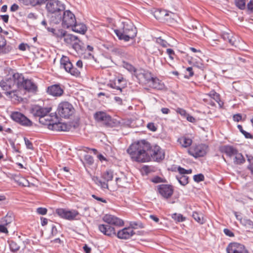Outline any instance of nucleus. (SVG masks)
Wrapping results in <instances>:
<instances>
[{"mask_svg": "<svg viewBox=\"0 0 253 253\" xmlns=\"http://www.w3.org/2000/svg\"><path fill=\"white\" fill-rule=\"evenodd\" d=\"M177 141L181 145V147L184 148L190 146L192 143L191 139L185 136L179 138Z\"/></svg>", "mask_w": 253, "mask_h": 253, "instance_id": "nucleus-28", "label": "nucleus"}, {"mask_svg": "<svg viewBox=\"0 0 253 253\" xmlns=\"http://www.w3.org/2000/svg\"><path fill=\"white\" fill-rule=\"evenodd\" d=\"M15 220V216L12 211H8L6 215L3 218L2 221H12Z\"/></svg>", "mask_w": 253, "mask_h": 253, "instance_id": "nucleus-38", "label": "nucleus"}, {"mask_svg": "<svg viewBox=\"0 0 253 253\" xmlns=\"http://www.w3.org/2000/svg\"><path fill=\"white\" fill-rule=\"evenodd\" d=\"M21 2L25 5L36 6L35 0H21Z\"/></svg>", "mask_w": 253, "mask_h": 253, "instance_id": "nucleus-43", "label": "nucleus"}, {"mask_svg": "<svg viewBox=\"0 0 253 253\" xmlns=\"http://www.w3.org/2000/svg\"><path fill=\"white\" fill-rule=\"evenodd\" d=\"M110 223L106 222V224H101L99 226V230L107 236H111L114 234V228L111 225Z\"/></svg>", "mask_w": 253, "mask_h": 253, "instance_id": "nucleus-22", "label": "nucleus"}, {"mask_svg": "<svg viewBox=\"0 0 253 253\" xmlns=\"http://www.w3.org/2000/svg\"><path fill=\"white\" fill-rule=\"evenodd\" d=\"M122 81H123V79H118L115 82L111 84L110 85L112 88H116L117 90L122 91V89L124 87V86L122 84L118 85V84H121Z\"/></svg>", "mask_w": 253, "mask_h": 253, "instance_id": "nucleus-35", "label": "nucleus"}, {"mask_svg": "<svg viewBox=\"0 0 253 253\" xmlns=\"http://www.w3.org/2000/svg\"><path fill=\"white\" fill-rule=\"evenodd\" d=\"M71 27L73 31L82 34H84L87 30L85 25L83 23H77L76 22Z\"/></svg>", "mask_w": 253, "mask_h": 253, "instance_id": "nucleus-26", "label": "nucleus"}, {"mask_svg": "<svg viewBox=\"0 0 253 253\" xmlns=\"http://www.w3.org/2000/svg\"><path fill=\"white\" fill-rule=\"evenodd\" d=\"M61 66L64 68L65 71L71 75L75 77H78L80 74L79 70L73 67L69 58L67 56H63L60 60Z\"/></svg>", "mask_w": 253, "mask_h": 253, "instance_id": "nucleus-10", "label": "nucleus"}, {"mask_svg": "<svg viewBox=\"0 0 253 253\" xmlns=\"http://www.w3.org/2000/svg\"><path fill=\"white\" fill-rule=\"evenodd\" d=\"M156 42L160 44L163 47H167V46L169 45L168 43L161 38H157Z\"/></svg>", "mask_w": 253, "mask_h": 253, "instance_id": "nucleus-48", "label": "nucleus"}, {"mask_svg": "<svg viewBox=\"0 0 253 253\" xmlns=\"http://www.w3.org/2000/svg\"><path fill=\"white\" fill-rule=\"evenodd\" d=\"M222 38L225 42H228L231 45H234L235 44L234 38L232 34L223 33L222 34Z\"/></svg>", "mask_w": 253, "mask_h": 253, "instance_id": "nucleus-32", "label": "nucleus"}, {"mask_svg": "<svg viewBox=\"0 0 253 253\" xmlns=\"http://www.w3.org/2000/svg\"><path fill=\"white\" fill-rule=\"evenodd\" d=\"M103 221H123L111 214H106L103 218Z\"/></svg>", "mask_w": 253, "mask_h": 253, "instance_id": "nucleus-36", "label": "nucleus"}, {"mask_svg": "<svg viewBox=\"0 0 253 253\" xmlns=\"http://www.w3.org/2000/svg\"><path fill=\"white\" fill-rule=\"evenodd\" d=\"M123 26L121 29L115 30L114 32L120 40L128 42L134 39L137 34V30L133 24L129 21L122 23Z\"/></svg>", "mask_w": 253, "mask_h": 253, "instance_id": "nucleus-3", "label": "nucleus"}, {"mask_svg": "<svg viewBox=\"0 0 253 253\" xmlns=\"http://www.w3.org/2000/svg\"><path fill=\"white\" fill-rule=\"evenodd\" d=\"M27 17L30 19H36L38 18V15L34 13L31 12L28 14Z\"/></svg>", "mask_w": 253, "mask_h": 253, "instance_id": "nucleus-56", "label": "nucleus"}, {"mask_svg": "<svg viewBox=\"0 0 253 253\" xmlns=\"http://www.w3.org/2000/svg\"><path fill=\"white\" fill-rule=\"evenodd\" d=\"M185 117H186L187 121L191 123H194L196 121V119L189 114H187Z\"/></svg>", "mask_w": 253, "mask_h": 253, "instance_id": "nucleus-58", "label": "nucleus"}, {"mask_svg": "<svg viewBox=\"0 0 253 253\" xmlns=\"http://www.w3.org/2000/svg\"><path fill=\"white\" fill-rule=\"evenodd\" d=\"M84 160L86 161V162L89 165H91L94 162L93 157L89 155H85L84 156Z\"/></svg>", "mask_w": 253, "mask_h": 253, "instance_id": "nucleus-47", "label": "nucleus"}, {"mask_svg": "<svg viewBox=\"0 0 253 253\" xmlns=\"http://www.w3.org/2000/svg\"><path fill=\"white\" fill-rule=\"evenodd\" d=\"M83 249L85 253H90L91 249L86 245L84 246Z\"/></svg>", "mask_w": 253, "mask_h": 253, "instance_id": "nucleus-63", "label": "nucleus"}, {"mask_svg": "<svg viewBox=\"0 0 253 253\" xmlns=\"http://www.w3.org/2000/svg\"><path fill=\"white\" fill-rule=\"evenodd\" d=\"M36 211L39 214L45 215L47 213V210L45 208L40 207L37 209Z\"/></svg>", "mask_w": 253, "mask_h": 253, "instance_id": "nucleus-46", "label": "nucleus"}, {"mask_svg": "<svg viewBox=\"0 0 253 253\" xmlns=\"http://www.w3.org/2000/svg\"><path fill=\"white\" fill-rule=\"evenodd\" d=\"M149 155L150 161L152 159L155 161L159 162L165 158V153L163 150L158 145L152 147L150 144Z\"/></svg>", "mask_w": 253, "mask_h": 253, "instance_id": "nucleus-11", "label": "nucleus"}, {"mask_svg": "<svg viewBox=\"0 0 253 253\" xmlns=\"http://www.w3.org/2000/svg\"><path fill=\"white\" fill-rule=\"evenodd\" d=\"M74 111L73 105L67 101L61 102L58 107L59 114L65 118H69L74 114Z\"/></svg>", "mask_w": 253, "mask_h": 253, "instance_id": "nucleus-8", "label": "nucleus"}, {"mask_svg": "<svg viewBox=\"0 0 253 253\" xmlns=\"http://www.w3.org/2000/svg\"><path fill=\"white\" fill-rule=\"evenodd\" d=\"M248 8L250 11L253 12V0H251L247 4Z\"/></svg>", "mask_w": 253, "mask_h": 253, "instance_id": "nucleus-60", "label": "nucleus"}, {"mask_svg": "<svg viewBox=\"0 0 253 253\" xmlns=\"http://www.w3.org/2000/svg\"><path fill=\"white\" fill-rule=\"evenodd\" d=\"M227 253H248L244 246L237 243L229 244L226 248Z\"/></svg>", "mask_w": 253, "mask_h": 253, "instance_id": "nucleus-19", "label": "nucleus"}, {"mask_svg": "<svg viewBox=\"0 0 253 253\" xmlns=\"http://www.w3.org/2000/svg\"><path fill=\"white\" fill-rule=\"evenodd\" d=\"M223 232L226 235H227L229 237H233L234 236L233 233L228 229H227V228L224 229L223 230Z\"/></svg>", "mask_w": 253, "mask_h": 253, "instance_id": "nucleus-53", "label": "nucleus"}, {"mask_svg": "<svg viewBox=\"0 0 253 253\" xmlns=\"http://www.w3.org/2000/svg\"><path fill=\"white\" fill-rule=\"evenodd\" d=\"M192 216L196 221H200L201 220H204L203 215L197 212H194Z\"/></svg>", "mask_w": 253, "mask_h": 253, "instance_id": "nucleus-42", "label": "nucleus"}, {"mask_svg": "<svg viewBox=\"0 0 253 253\" xmlns=\"http://www.w3.org/2000/svg\"><path fill=\"white\" fill-rule=\"evenodd\" d=\"M92 197L94 199H95L97 200V201H101V202H103V203H106V201L105 200L103 199V198H102L98 197H97V196H96V195H92Z\"/></svg>", "mask_w": 253, "mask_h": 253, "instance_id": "nucleus-61", "label": "nucleus"}, {"mask_svg": "<svg viewBox=\"0 0 253 253\" xmlns=\"http://www.w3.org/2000/svg\"><path fill=\"white\" fill-rule=\"evenodd\" d=\"M50 110V108H44L39 105H35L32 107L31 112L34 116L40 117V122L42 123V118L46 117Z\"/></svg>", "mask_w": 253, "mask_h": 253, "instance_id": "nucleus-15", "label": "nucleus"}, {"mask_svg": "<svg viewBox=\"0 0 253 253\" xmlns=\"http://www.w3.org/2000/svg\"><path fill=\"white\" fill-rule=\"evenodd\" d=\"M134 76L139 81V83L142 84L149 83L152 77L150 72L143 69L138 70Z\"/></svg>", "mask_w": 253, "mask_h": 253, "instance_id": "nucleus-17", "label": "nucleus"}, {"mask_svg": "<svg viewBox=\"0 0 253 253\" xmlns=\"http://www.w3.org/2000/svg\"><path fill=\"white\" fill-rule=\"evenodd\" d=\"M149 149L150 143L145 140H141L132 143L127 152L133 161L146 163L150 161Z\"/></svg>", "mask_w": 253, "mask_h": 253, "instance_id": "nucleus-1", "label": "nucleus"}, {"mask_svg": "<svg viewBox=\"0 0 253 253\" xmlns=\"http://www.w3.org/2000/svg\"><path fill=\"white\" fill-rule=\"evenodd\" d=\"M222 152L225 154L230 158H232L238 152V150L231 145H224L221 148Z\"/></svg>", "mask_w": 253, "mask_h": 253, "instance_id": "nucleus-23", "label": "nucleus"}, {"mask_svg": "<svg viewBox=\"0 0 253 253\" xmlns=\"http://www.w3.org/2000/svg\"><path fill=\"white\" fill-rule=\"evenodd\" d=\"M95 121L106 126L111 124V117L106 113L103 111H98L94 114Z\"/></svg>", "mask_w": 253, "mask_h": 253, "instance_id": "nucleus-18", "label": "nucleus"}, {"mask_svg": "<svg viewBox=\"0 0 253 253\" xmlns=\"http://www.w3.org/2000/svg\"><path fill=\"white\" fill-rule=\"evenodd\" d=\"M237 127L238 129L240 130V131L244 135L246 138H250L252 137L251 134L250 133L246 132L243 129V127L241 125H238Z\"/></svg>", "mask_w": 253, "mask_h": 253, "instance_id": "nucleus-44", "label": "nucleus"}, {"mask_svg": "<svg viewBox=\"0 0 253 253\" xmlns=\"http://www.w3.org/2000/svg\"><path fill=\"white\" fill-rule=\"evenodd\" d=\"M19 6L16 4H13L11 5L10 7V10L11 11H15L18 9Z\"/></svg>", "mask_w": 253, "mask_h": 253, "instance_id": "nucleus-62", "label": "nucleus"}, {"mask_svg": "<svg viewBox=\"0 0 253 253\" xmlns=\"http://www.w3.org/2000/svg\"><path fill=\"white\" fill-rule=\"evenodd\" d=\"M101 177L105 180L102 181L98 177L93 178L94 182L102 189H108V182L111 181L113 178V172L111 169L106 170L102 173Z\"/></svg>", "mask_w": 253, "mask_h": 253, "instance_id": "nucleus-7", "label": "nucleus"}, {"mask_svg": "<svg viewBox=\"0 0 253 253\" xmlns=\"http://www.w3.org/2000/svg\"><path fill=\"white\" fill-rule=\"evenodd\" d=\"M194 180L196 182H200L204 180V176L203 174H198L194 175L193 176Z\"/></svg>", "mask_w": 253, "mask_h": 253, "instance_id": "nucleus-45", "label": "nucleus"}, {"mask_svg": "<svg viewBox=\"0 0 253 253\" xmlns=\"http://www.w3.org/2000/svg\"><path fill=\"white\" fill-rule=\"evenodd\" d=\"M22 81L23 75L17 73L12 75L7 76L2 79L0 82V86L5 91V94L7 96L19 100L16 92Z\"/></svg>", "mask_w": 253, "mask_h": 253, "instance_id": "nucleus-2", "label": "nucleus"}, {"mask_svg": "<svg viewBox=\"0 0 253 253\" xmlns=\"http://www.w3.org/2000/svg\"><path fill=\"white\" fill-rule=\"evenodd\" d=\"M130 226L125 227L118 232L117 236L121 239H127L135 234L133 229L143 228L142 222H130Z\"/></svg>", "mask_w": 253, "mask_h": 253, "instance_id": "nucleus-5", "label": "nucleus"}, {"mask_svg": "<svg viewBox=\"0 0 253 253\" xmlns=\"http://www.w3.org/2000/svg\"><path fill=\"white\" fill-rule=\"evenodd\" d=\"M24 141L26 147L29 149L33 150V146L32 143L26 138H24Z\"/></svg>", "mask_w": 253, "mask_h": 253, "instance_id": "nucleus-50", "label": "nucleus"}, {"mask_svg": "<svg viewBox=\"0 0 253 253\" xmlns=\"http://www.w3.org/2000/svg\"><path fill=\"white\" fill-rule=\"evenodd\" d=\"M167 53L169 55V57L170 59H173V57H172V55L174 54V51L171 48H168L167 49Z\"/></svg>", "mask_w": 253, "mask_h": 253, "instance_id": "nucleus-55", "label": "nucleus"}, {"mask_svg": "<svg viewBox=\"0 0 253 253\" xmlns=\"http://www.w3.org/2000/svg\"><path fill=\"white\" fill-rule=\"evenodd\" d=\"M171 216L175 221H183L186 220L185 217L180 213H174L172 214Z\"/></svg>", "mask_w": 253, "mask_h": 253, "instance_id": "nucleus-37", "label": "nucleus"}, {"mask_svg": "<svg viewBox=\"0 0 253 253\" xmlns=\"http://www.w3.org/2000/svg\"><path fill=\"white\" fill-rule=\"evenodd\" d=\"M236 5L241 9H244L246 6L245 0H234Z\"/></svg>", "mask_w": 253, "mask_h": 253, "instance_id": "nucleus-41", "label": "nucleus"}, {"mask_svg": "<svg viewBox=\"0 0 253 253\" xmlns=\"http://www.w3.org/2000/svg\"><path fill=\"white\" fill-rule=\"evenodd\" d=\"M47 30L48 32H51L53 36L58 39H62L64 38L67 32L62 29H56L54 28H47Z\"/></svg>", "mask_w": 253, "mask_h": 253, "instance_id": "nucleus-25", "label": "nucleus"}, {"mask_svg": "<svg viewBox=\"0 0 253 253\" xmlns=\"http://www.w3.org/2000/svg\"><path fill=\"white\" fill-rule=\"evenodd\" d=\"M233 120L235 122H239L242 119V116L240 114H235L233 117Z\"/></svg>", "mask_w": 253, "mask_h": 253, "instance_id": "nucleus-54", "label": "nucleus"}, {"mask_svg": "<svg viewBox=\"0 0 253 253\" xmlns=\"http://www.w3.org/2000/svg\"><path fill=\"white\" fill-rule=\"evenodd\" d=\"M178 171L179 172V174L185 175L186 174V169L180 167L178 168Z\"/></svg>", "mask_w": 253, "mask_h": 253, "instance_id": "nucleus-59", "label": "nucleus"}, {"mask_svg": "<svg viewBox=\"0 0 253 253\" xmlns=\"http://www.w3.org/2000/svg\"><path fill=\"white\" fill-rule=\"evenodd\" d=\"M208 150V146L205 144H200L189 149L188 153L195 158L204 156Z\"/></svg>", "mask_w": 253, "mask_h": 253, "instance_id": "nucleus-14", "label": "nucleus"}, {"mask_svg": "<svg viewBox=\"0 0 253 253\" xmlns=\"http://www.w3.org/2000/svg\"><path fill=\"white\" fill-rule=\"evenodd\" d=\"M28 47L27 44L22 43L19 45V49L22 51H25L26 50L27 47Z\"/></svg>", "mask_w": 253, "mask_h": 253, "instance_id": "nucleus-57", "label": "nucleus"}, {"mask_svg": "<svg viewBox=\"0 0 253 253\" xmlns=\"http://www.w3.org/2000/svg\"><path fill=\"white\" fill-rule=\"evenodd\" d=\"M52 127L53 129H56L58 131H68L69 129V126L65 123H55L53 124Z\"/></svg>", "mask_w": 253, "mask_h": 253, "instance_id": "nucleus-29", "label": "nucleus"}, {"mask_svg": "<svg viewBox=\"0 0 253 253\" xmlns=\"http://www.w3.org/2000/svg\"><path fill=\"white\" fill-rule=\"evenodd\" d=\"M176 178L179 183L183 186H185L188 183L189 177L187 175L178 174L176 176Z\"/></svg>", "mask_w": 253, "mask_h": 253, "instance_id": "nucleus-33", "label": "nucleus"}, {"mask_svg": "<svg viewBox=\"0 0 253 253\" xmlns=\"http://www.w3.org/2000/svg\"><path fill=\"white\" fill-rule=\"evenodd\" d=\"M7 222L6 223L5 225H0V232L3 233H7L8 230L6 227V225L7 224Z\"/></svg>", "mask_w": 253, "mask_h": 253, "instance_id": "nucleus-52", "label": "nucleus"}, {"mask_svg": "<svg viewBox=\"0 0 253 253\" xmlns=\"http://www.w3.org/2000/svg\"><path fill=\"white\" fill-rule=\"evenodd\" d=\"M64 41L66 44L71 45L73 48L77 52L81 50V42L78 37L66 33L64 38Z\"/></svg>", "mask_w": 253, "mask_h": 253, "instance_id": "nucleus-12", "label": "nucleus"}, {"mask_svg": "<svg viewBox=\"0 0 253 253\" xmlns=\"http://www.w3.org/2000/svg\"><path fill=\"white\" fill-rule=\"evenodd\" d=\"M122 66L123 68L127 70L128 72L134 75H135L136 71L138 70L133 65L127 62L124 61L123 62Z\"/></svg>", "mask_w": 253, "mask_h": 253, "instance_id": "nucleus-31", "label": "nucleus"}, {"mask_svg": "<svg viewBox=\"0 0 253 253\" xmlns=\"http://www.w3.org/2000/svg\"><path fill=\"white\" fill-rule=\"evenodd\" d=\"M176 111L177 113L180 114L181 116H186L187 115V113L185 110L182 108H178Z\"/></svg>", "mask_w": 253, "mask_h": 253, "instance_id": "nucleus-51", "label": "nucleus"}, {"mask_svg": "<svg viewBox=\"0 0 253 253\" xmlns=\"http://www.w3.org/2000/svg\"><path fill=\"white\" fill-rule=\"evenodd\" d=\"M147 216L150 219L154 220V221H159V218L157 217H156L155 215H154L149 214Z\"/></svg>", "mask_w": 253, "mask_h": 253, "instance_id": "nucleus-64", "label": "nucleus"}, {"mask_svg": "<svg viewBox=\"0 0 253 253\" xmlns=\"http://www.w3.org/2000/svg\"><path fill=\"white\" fill-rule=\"evenodd\" d=\"M11 118L14 121L24 126H31L33 125L31 120L23 114L18 112L12 113Z\"/></svg>", "mask_w": 253, "mask_h": 253, "instance_id": "nucleus-13", "label": "nucleus"}, {"mask_svg": "<svg viewBox=\"0 0 253 253\" xmlns=\"http://www.w3.org/2000/svg\"><path fill=\"white\" fill-rule=\"evenodd\" d=\"M23 88L29 92L35 93L38 91V86L32 80L25 79L23 76V81L19 85V88Z\"/></svg>", "mask_w": 253, "mask_h": 253, "instance_id": "nucleus-16", "label": "nucleus"}, {"mask_svg": "<svg viewBox=\"0 0 253 253\" xmlns=\"http://www.w3.org/2000/svg\"><path fill=\"white\" fill-rule=\"evenodd\" d=\"M51 21L55 24H58L61 21L63 27L68 28L76 24V18L74 14L70 10H67L64 12L61 16V13L58 14L57 16H52Z\"/></svg>", "mask_w": 253, "mask_h": 253, "instance_id": "nucleus-4", "label": "nucleus"}, {"mask_svg": "<svg viewBox=\"0 0 253 253\" xmlns=\"http://www.w3.org/2000/svg\"><path fill=\"white\" fill-rule=\"evenodd\" d=\"M9 248L11 251L13 252L18 251L20 249V246L14 241H11L9 242Z\"/></svg>", "mask_w": 253, "mask_h": 253, "instance_id": "nucleus-39", "label": "nucleus"}, {"mask_svg": "<svg viewBox=\"0 0 253 253\" xmlns=\"http://www.w3.org/2000/svg\"><path fill=\"white\" fill-rule=\"evenodd\" d=\"M232 160L233 163L236 165H241L246 161L243 154L239 151L232 158Z\"/></svg>", "mask_w": 253, "mask_h": 253, "instance_id": "nucleus-27", "label": "nucleus"}, {"mask_svg": "<svg viewBox=\"0 0 253 253\" xmlns=\"http://www.w3.org/2000/svg\"><path fill=\"white\" fill-rule=\"evenodd\" d=\"M55 213L61 218L68 220H78L79 212L76 210L59 208L55 211Z\"/></svg>", "mask_w": 253, "mask_h": 253, "instance_id": "nucleus-6", "label": "nucleus"}, {"mask_svg": "<svg viewBox=\"0 0 253 253\" xmlns=\"http://www.w3.org/2000/svg\"><path fill=\"white\" fill-rule=\"evenodd\" d=\"M147 127L148 129L152 131H156L157 130V127L153 123H149L147 125Z\"/></svg>", "mask_w": 253, "mask_h": 253, "instance_id": "nucleus-49", "label": "nucleus"}, {"mask_svg": "<svg viewBox=\"0 0 253 253\" xmlns=\"http://www.w3.org/2000/svg\"><path fill=\"white\" fill-rule=\"evenodd\" d=\"M6 45V40L2 36L0 35V49H2V52L6 53L7 51H6V48H3L4 46Z\"/></svg>", "mask_w": 253, "mask_h": 253, "instance_id": "nucleus-40", "label": "nucleus"}, {"mask_svg": "<svg viewBox=\"0 0 253 253\" xmlns=\"http://www.w3.org/2000/svg\"><path fill=\"white\" fill-rule=\"evenodd\" d=\"M209 96L213 98L217 103H218L220 107H222L223 103L220 99L219 94L216 93L215 91L212 90L209 93Z\"/></svg>", "mask_w": 253, "mask_h": 253, "instance_id": "nucleus-30", "label": "nucleus"}, {"mask_svg": "<svg viewBox=\"0 0 253 253\" xmlns=\"http://www.w3.org/2000/svg\"><path fill=\"white\" fill-rule=\"evenodd\" d=\"M47 92L53 96L60 97L63 94L64 87L60 84H55L47 87Z\"/></svg>", "mask_w": 253, "mask_h": 253, "instance_id": "nucleus-21", "label": "nucleus"}, {"mask_svg": "<svg viewBox=\"0 0 253 253\" xmlns=\"http://www.w3.org/2000/svg\"><path fill=\"white\" fill-rule=\"evenodd\" d=\"M46 8L48 12L52 14H60L64 10L65 5L58 0H49L46 5ZM55 16H57L55 15Z\"/></svg>", "mask_w": 253, "mask_h": 253, "instance_id": "nucleus-9", "label": "nucleus"}, {"mask_svg": "<svg viewBox=\"0 0 253 253\" xmlns=\"http://www.w3.org/2000/svg\"><path fill=\"white\" fill-rule=\"evenodd\" d=\"M149 83H150L149 86L154 89L161 90L164 87V84L157 78L152 77Z\"/></svg>", "mask_w": 253, "mask_h": 253, "instance_id": "nucleus-24", "label": "nucleus"}, {"mask_svg": "<svg viewBox=\"0 0 253 253\" xmlns=\"http://www.w3.org/2000/svg\"><path fill=\"white\" fill-rule=\"evenodd\" d=\"M160 194L165 198L168 199L171 197L173 192V189L170 185L161 184L158 186Z\"/></svg>", "mask_w": 253, "mask_h": 253, "instance_id": "nucleus-20", "label": "nucleus"}, {"mask_svg": "<svg viewBox=\"0 0 253 253\" xmlns=\"http://www.w3.org/2000/svg\"><path fill=\"white\" fill-rule=\"evenodd\" d=\"M154 15L157 19H160L163 17L169 15V12L165 10H158L154 13Z\"/></svg>", "mask_w": 253, "mask_h": 253, "instance_id": "nucleus-34", "label": "nucleus"}]
</instances>
